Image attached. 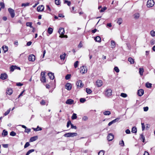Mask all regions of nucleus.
I'll return each instance as SVG.
<instances>
[{
  "label": "nucleus",
  "mask_w": 155,
  "mask_h": 155,
  "mask_svg": "<svg viewBox=\"0 0 155 155\" xmlns=\"http://www.w3.org/2000/svg\"><path fill=\"white\" fill-rule=\"evenodd\" d=\"M77 135L76 133H68L65 134L64 136L65 137H73L77 136Z\"/></svg>",
  "instance_id": "obj_2"
},
{
  "label": "nucleus",
  "mask_w": 155,
  "mask_h": 155,
  "mask_svg": "<svg viewBox=\"0 0 155 155\" xmlns=\"http://www.w3.org/2000/svg\"><path fill=\"white\" fill-rule=\"evenodd\" d=\"M32 129L35 131L41 130H42V128L41 127H39V126H38L36 128H33Z\"/></svg>",
  "instance_id": "obj_25"
},
{
  "label": "nucleus",
  "mask_w": 155,
  "mask_h": 155,
  "mask_svg": "<svg viewBox=\"0 0 155 155\" xmlns=\"http://www.w3.org/2000/svg\"><path fill=\"white\" fill-rule=\"evenodd\" d=\"M71 128L72 129H76L77 128L76 127V126H74L72 124H71Z\"/></svg>",
  "instance_id": "obj_62"
},
{
  "label": "nucleus",
  "mask_w": 155,
  "mask_h": 155,
  "mask_svg": "<svg viewBox=\"0 0 155 155\" xmlns=\"http://www.w3.org/2000/svg\"><path fill=\"white\" fill-rule=\"evenodd\" d=\"M85 101L86 99L84 98H81L80 100V101L82 103L84 102Z\"/></svg>",
  "instance_id": "obj_53"
},
{
  "label": "nucleus",
  "mask_w": 155,
  "mask_h": 155,
  "mask_svg": "<svg viewBox=\"0 0 155 155\" xmlns=\"http://www.w3.org/2000/svg\"><path fill=\"white\" fill-rule=\"evenodd\" d=\"M94 39L97 42H100L101 41V38L99 36H97L94 37Z\"/></svg>",
  "instance_id": "obj_21"
},
{
  "label": "nucleus",
  "mask_w": 155,
  "mask_h": 155,
  "mask_svg": "<svg viewBox=\"0 0 155 155\" xmlns=\"http://www.w3.org/2000/svg\"><path fill=\"white\" fill-rule=\"evenodd\" d=\"M44 8V7L43 5H41L38 6L37 8V10L38 12H41L43 10Z\"/></svg>",
  "instance_id": "obj_19"
},
{
  "label": "nucleus",
  "mask_w": 155,
  "mask_h": 155,
  "mask_svg": "<svg viewBox=\"0 0 155 155\" xmlns=\"http://www.w3.org/2000/svg\"><path fill=\"white\" fill-rule=\"evenodd\" d=\"M45 73L44 72H42L41 74L40 80L43 82L45 83L46 82V79L45 76Z\"/></svg>",
  "instance_id": "obj_3"
},
{
  "label": "nucleus",
  "mask_w": 155,
  "mask_h": 155,
  "mask_svg": "<svg viewBox=\"0 0 155 155\" xmlns=\"http://www.w3.org/2000/svg\"><path fill=\"white\" fill-rule=\"evenodd\" d=\"M137 132V129L136 127H133L132 129L131 132L133 133H136Z\"/></svg>",
  "instance_id": "obj_32"
},
{
  "label": "nucleus",
  "mask_w": 155,
  "mask_h": 155,
  "mask_svg": "<svg viewBox=\"0 0 155 155\" xmlns=\"http://www.w3.org/2000/svg\"><path fill=\"white\" fill-rule=\"evenodd\" d=\"M144 94L143 90L142 89H140L138 90L137 91V94L139 96H141L143 95Z\"/></svg>",
  "instance_id": "obj_17"
},
{
  "label": "nucleus",
  "mask_w": 155,
  "mask_h": 155,
  "mask_svg": "<svg viewBox=\"0 0 155 155\" xmlns=\"http://www.w3.org/2000/svg\"><path fill=\"white\" fill-rule=\"evenodd\" d=\"M119 144L121 146L123 147L124 146V143L123 140H122L121 141H120Z\"/></svg>",
  "instance_id": "obj_51"
},
{
  "label": "nucleus",
  "mask_w": 155,
  "mask_h": 155,
  "mask_svg": "<svg viewBox=\"0 0 155 155\" xmlns=\"http://www.w3.org/2000/svg\"><path fill=\"white\" fill-rule=\"evenodd\" d=\"M128 61L131 64H134V59L130 57L128 58Z\"/></svg>",
  "instance_id": "obj_29"
},
{
  "label": "nucleus",
  "mask_w": 155,
  "mask_h": 155,
  "mask_svg": "<svg viewBox=\"0 0 155 155\" xmlns=\"http://www.w3.org/2000/svg\"><path fill=\"white\" fill-rule=\"evenodd\" d=\"M142 128V130H143L145 128V125L143 123H141Z\"/></svg>",
  "instance_id": "obj_61"
},
{
  "label": "nucleus",
  "mask_w": 155,
  "mask_h": 155,
  "mask_svg": "<svg viewBox=\"0 0 155 155\" xmlns=\"http://www.w3.org/2000/svg\"><path fill=\"white\" fill-rule=\"evenodd\" d=\"M150 34L151 36L154 37L155 36V31H152L150 32Z\"/></svg>",
  "instance_id": "obj_47"
},
{
  "label": "nucleus",
  "mask_w": 155,
  "mask_h": 155,
  "mask_svg": "<svg viewBox=\"0 0 155 155\" xmlns=\"http://www.w3.org/2000/svg\"><path fill=\"white\" fill-rule=\"evenodd\" d=\"M32 23L31 22H27L26 23V25L27 26H29L30 28H33V29H34V28L33 27L32 25Z\"/></svg>",
  "instance_id": "obj_28"
},
{
  "label": "nucleus",
  "mask_w": 155,
  "mask_h": 155,
  "mask_svg": "<svg viewBox=\"0 0 155 155\" xmlns=\"http://www.w3.org/2000/svg\"><path fill=\"white\" fill-rule=\"evenodd\" d=\"M35 151L34 149H31L28 150L26 153V155H29L30 153Z\"/></svg>",
  "instance_id": "obj_35"
},
{
  "label": "nucleus",
  "mask_w": 155,
  "mask_h": 155,
  "mask_svg": "<svg viewBox=\"0 0 155 155\" xmlns=\"http://www.w3.org/2000/svg\"><path fill=\"white\" fill-rule=\"evenodd\" d=\"M66 55V54L65 53H64L63 54H61L60 57L61 59V60H64Z\"/></svg>",
  "instance_id": "obj_22"
},
{
  "label": "nucleus",
  "mask_w": 155,
  "mask_h": 155,
  "mask_svg": "<svg viewBox=\"0 0 155 155\" xmlns=\"http://www.w3.org/2000/svg\"><path fill=\"white\" fill-rule=\"evenodd\" d=\"M114 138V136L113 134L111 133L109 134L107 137V139L109 141H110L112 140Z\"/></svg>",
  "instance_id": "obj_11"
},
{
  "label": "nucleus",
  "mask_w": 155,
  "mask_h": 155,
  "mask_svg": "<svg viewBox=\"0 0 155 155\" xmlns=\"http://www.w3.org/2000/svg\"><path fill=\"white\" fill-rule=\"evenodd\" d=\"M65 103L67 104L71 105L74 104V101L72 99H68L66 101Z\"/></svg>",
  "instance_id": "obj_14"
},
{
  "label": "nucleus",
  "mask_w": 155,
  "mask_h": 155,
  "mask_svg": "<svg viewBox=\"0 0 155 155\" xmlns=\"http://www.w3.org/2000/svg\"><path fill=\"white\" fill-rule=\"evenodd\" d=\"M114 70L117 73H118L119 72V69L117 67H115L114 68Z\"/></svg>",
  "instance_id": "obj_55"
},
{
  "label": "nucleus",
  "mask_w": 155,
  "mask_h": 155,
  "mask_svg": "<svg viewBox=\"0 0 155 155\" xmlns=\"http://www.w3.org/2000/svg\"><path fill=\"white\" fill-rule=\"evenodd\" d=\"M76 85L78 88L82 87L84 86V84L81 80L78 81L76 83Z\"/></svg>",
  "instance_id": "obj_5"
},
{
  "label": "nucleus",
  "mask_w": 155,
  "mask_h": 155,
  "mask_svg": "<svg viewBox=\"0 0 155 155\" xmlns=\"http://www.w3.org/2000/svg\"><path fill=\"white\" fill-rule=\"evenodd\" d=\"M83 46V45L82 42L81 41L79 44V45L78 46V47L79 48H81Z\"/></svg>",
  "instance_id": "obj_60"
},
{
  "label": "nucleus",
  "mask_w": 155,
  "mask_h": 155,
  "mask_svg": "<svg viewBox=\"0 0 155 155\" xmlns=\"http://www.w3.org/2000/svg\"><path fill=\"white\" fill-rule=\"evenodd\" d=\"M87 69L86 67L82 66L81 67L80 71V72L82 74H84L85 73L87 72Z\"/></svg>",
  "instance_id": "obj_8"
},
{
  "label": "nucleus",
  "mask_w": 155,
  "mask_h": 155,
  "mask_svg": "<svg viewBox=\"0 0 155 155\" xmlns=\"http://www.w3.org/2000/svg\"><path fill=\"white\" fill-rule=\"evenodd\" d=\"M64 3L67 4L68 6H69L71 5V2L69 1L65 0L64 1Z\"/></svg>",
  "instance_id": "obj_38"
},
{
  "label": "nucleus",
  "mask_w": 155,
  "mask_h": 155,
  "mask_svg": "<svg viewBox=\"0 0 155 155\" xmlns=\"http://www.w3.org/2000/svg\"><path fill=\"white\" fill-rule=\"evenodd\" d=\"M104 151L103 150H101L98 153V155H104Z\"/></svg>",
  "instance_id": "obj_44"
},
{
  "label": "nucleus",
  "mask_w": 155,
  "mask_h": 155,
  "mask_svg": "<svg viewBox=\"0 0 155 155\" xmlns=\"http://www.w3.org/2000/svg\"><path fill=\"white\" fill-rule=\"evenodd\" d=\"M65 86V87L67 89L70 90L71 88L72 85L70 83H67L66 84Z\"/></svg>",
  "instance_id": "obj_15"
},
{
  "label": "nucleus",
  "mask_w": 155,
  "mask_h": 155,
  "mask_svg": "<svg viewBox=\"0 0 155 155\" xmlns=\"http://www.w3.org/2000/svg\"><path fill=\"white\" fill-rule=\"evenodd\" d=\"M79 63V62L78 61H77L75 62L74 64V66L75 68H77L78 65V64Z\"/></svg>",
  "instance_id": "obj_43"
},
{
  "label": "nucleus",
  "mask_w": 155,
  "mask_h": 155,
  "mask_svg": "<svg viewBox=\"0 0 155 155\" xmlns=\"http://www.w3.org/2000/svg\"><path fill=\"white\" fill-rule=\"evenodd\" d=\"M125 132L127 134H130V132L129 129H127L125 130Z\"/></svg>",
  "instance_id": "obj_64"
},
{
  "label": "nucleus",
  "mask_w": 155,
  "mask_h": 155,
  "mask_svg": "<svg viewBox=\"0 0 155 155\" xmlns=\"http://www.w3.org/2000/svg\"><path fill=\"white\" fill-rule=\"evenodd\" d=\"M120 96L123 97H127V95L126 94L124 93H121L120 94Z\"/></svg>",
  "instance_id": "obj_56"
},
{
  "label": "nucleus",
  "mask_w": 155,
  "mask_h": 155,
  "mask_svg": "<svg viewBox=\"0 0 155 155\" xmlns=\"http://www.w3.org/2000/svg\"><path fill=\"white\" fill-rule=\"evenodd\" d=\"M86 91L87 93L88 94H90L92 92V91L90 89L88 88H86Z\"/></svg>",
  "instance_id": "obj_36"
},
{
  "label": "nucleus",
  "mask_w": 155,
  "mask_h": 155,
  "mask_svg": "<svg viewBox=\"0 0 155 155\" xmlns=\"http://www.w3.org/2000/svg\"><path fill=\"white\" fill-rule=\"evenodd\" d=\"M107 9V8L106 7H104L103 8H102L101 10L100 11V12H104L105 10H106Z\"/></svg>",
  "instance_id": "obj_46"
},
{
  "label": "nucleus",
  "mask_w": 155,
  "mask_h": 155,
  "mask_svg": "<svg viewBox=\"0 0 155 155\" xmlns=\"http://www.w3.org/2000/svg\"><path fill=\"white\" fill-rule=\"evenodd\" d=\"M111 45L112 48H114L115 47V46H116L115 43L114 41H113V40L111 41Z\"/></svg>",
  "instance_id": "obj_24"
},
{
  "label": "nucleus",
  "mask_w": 155,
  "mask_h": 155,
  "mask_svg": "<svg viewBox=\"0 0 155 155\" xmlns=\"http://www.w3.org/2000/svg\"><path fill=\"white\" fill-rule=\"evenodd\" d=\"M53 31V29L52 28L49 27L48 29V32L49 34H51Z\"/></svg>",
  "instance_id": "obj_26"
},
{
  "label": "nucleus",
  "mask_w": 155,
  "mask_h": 155,
  "mask_svg": "<svg viewBox=\"0 0 155 155\" xmlns=\"http://www.w3.org/2000/svg\"><path fill=\"white\" fill-rule=\"evenodd\" d=\"M112 91L111 89L108 88L105 91V95L107 97H109L112 95Z\"/></svg>",
  "instance_id": "obj_1"
},
{
  "label": "nucleus",
  "mask_w": 155,
  "mask_h": 155,
  "mask_svg": "<svg viewBox=\"0 0 155 155\" xmlns=\"http://www.w3.org/2000/svg\"><path fill=\"white\" fill-rule=\"evenodd\" d=\"M30 145V143L28 142H26L25 146H24V148H25L28 147Z\"/></svg>",
  "instance_id": "obj_50"
},
{
  "label": "nucleus",
  "mask_w": 155,
  "mask_h": 155,
  "mask_svg": "<svg viewBox=\"0 0 155 155\" xmlns=\"http://www.w3.org/2000/svg\"><path fill=\"white\" fill-rule=\"evenodd\" d=\"M8 134V132L5 131V130H4L2 133V135H4L5 136H6Z\"/></svg>",
  "instance_id": "obj_42"
},
{
  "label": "nucleus",
  "mask_w": 155,
  "mask_h": 155,
  "mask_svg": "<svg viewBox=\"0 0 155 155\" xmlns=\"http://www.w3.org/2000/svg\"><path fill=\"white\" fill-rule=\"evenodd\" d=\"M8 11L11 15V17L13 18L15 16L14 11L12 8H9L8 9Z\"/></svg>",
  "instance_id": "obj_6"
},
{
  "label": "nucleus",
  "mask_w": 155,
  "mask_h": 155,
  "mask_svg": "<svg viewBox=\"0 0 155 155\" xmlns=\"http://www.w3.org/2000/svg\"><path fill=\"white\" fill-rule=\"evenodd\" d=\"M11 108H9L8 110L6 111L4 114V115L5 116H6L8 114H9L10 111L11 110Z\"/></svg>",
  "instance_id": "obj_39"
},
{
  "label": "nucleus",
  "mask_w": 155,
  "mask_h": 155,
  "mask_svg": "<svg viewBox=\"0 0 155 155\" xmlns=\"http://www.w3.org/2000/svg\"><path fill=\"white\" fill-rule=\"evenodd\" d=\"M0 5L1 6V8H4L5 5L3 3L0 2Z\"/></svg>",
  "instance_id": "obj_59"
},
{
  "label": "nucleus",
  "mask_w": 155,
  "mask_h": 155,
  "mask_svg": "<svg viewBox=\"0 0 155 155\" xmlns=\"http://www.w3.org/2000/svg\"><path fill=\"white\" fill-rule=\"evenodd\" d=\"M77 117V114H76L73 113L72 116H71V119L72 120H74L76 119Z\"/></svg>",
  "instance_id": "obj_34"
},
{
  "label": "nucleus",
  "mask_w": 155,
  "mask_h": 155,
  "mask_svg": "<svg viewBox=\"0 0 155 155\" xmlns=\"http://www.w3.org/2000/svg\"><path fill=\"white\" fill-rule=\"evenodd\" d=\"M144 72L143 69V68H140L139 73L140 75L142 76L143 75V73Z\"/></svg>",
  "instance_id": "obj_31"
},
{
  "label": "nucleus",
  "mask_w": 155,
  "mask_h": 155,
  "mask_svg": "<svg viewBox=\"0 0 155 155\" xmlns=\"http://www.w3.org/2000/svg\"><path fill=\"white\" fill-rule=\"evenodd\" d=\"M145 85L146 87L150 88H151V87L152 84L150 83L147 82L146 83Z\"/></svg>",
  "instance_id": "obj_33"
},
{
  "label": "nucleus",
  "mask_w": 155,
  "mask_h": 155,
  "mask_svg": "<svg viewBox=\"0 0 155 155\" xmlns=\"http://www.w3.org/2000/svg\"><path fill=\"white\" fill-rule=\"evenodd\" d=\"M8 75L6 73L2 74L0 75V78L2 80H4L7 78Z\"/></svg>",
  "instance_id": "obj_12"
},
{
  "label": "nucleus",
  "mask_w": 155,
  "mask_h": 155,
  "mask_svg": "<svg viewBox=\"0 0 155 155\" xmlns=\"http://www.w3.org/2000/svg\"><path fill=\"white\" fill-rule=\"evenodd\" d=\"M29 3H22V4H21V6L22 7H26V6H28L29 5Z\"/></svg>",
  "instance_id": "obj_41"
},
{
  "label": "nucleus",
  "mask_w": 155,
  "mask_h": 155,
  "mask_svg": "<svg viewBox=\"0 0 155 155\" xmlns=\"http://www.w3.org/2000/svg\"><path fill=\"white\" fill-rule=\"evenodd\" d=\"M140 139L141 140H142V141L144 142L145 140V137L143 135V134H141L140 135Z\"/></svg>",
  "instance_id": "obj_45"
},
{
  "label": "nucleus",
  "mask_w": 155,
  "mask_h": 155,
  "mask_svg": "<svg viewBox=\"0 0 155 155\" xmlns=\"http://www.w3.org/2000/svg\"><path fill=\"white\" fill-rule=\"evenodd\" d=\"M13 93V90L11 88H7L6 91V95H11Z\"/></svg>",
  "instance_id": "obj_9"
},
{
  "label": "nucleus",
  "mask_w": 155,
  "mask_h": 155,
  "mask_svg": "<svg viewBox=\"0 0 155 155\" xmlns=\"http://www.w3.org/2000/svg\"><path fill=\"white\" fill-rule=\"evenodd\" d=\"M48 75L49 76L51 80H53L54 78V74L51 72L48 73Z\"/></svg>",
  "instance_id": "obj_18"
},
{
  "label": "nucleus",
  "mask_w": 155,
  "mask_h": 155,
  "mask_svg": "<svg viewBox=\"0 0 155 155\" xmlns=\"http://www.w3.org/2000/svg\"><path fill=\"white\" fill-rule=\"evenodd\" d=\"M31 129L30 128H26L25 129V132L28 133L31 131Z\"/></svg>",
  "instance_id": "obj_52"
},
{
  "label": "nucleus",
  "mask_w": 155,
  "mask_h": 155,
  "mask_svg": "<svg viewBox=\"0 0 155 155\" xmlns=\"http://www.w3.org/2000/svg\"><path fill=\"white\" fill-rule=\"evenodd\" d=\"M35 59V56L34 55L31 54L29 56L28 60L29 61L32 62L34 61Z\"/></svg>",
  "instance_id": "obj_10"
},
{
  "label": "nucleus",
  "mask_w": 155,
  "mask_h": 155,
  "mask_svg": "<svg viewBox=\"0 0 155 155\" xmlns=\"http://www.w3.org/2000/svg\"><path fill=\"white\" fill-rule=\"evenodd\" d=\"M154 4V2L153 0H148L147 2V6L148 7H151Z\"/></svg>",
  "instance_id": "obj_4"
},
{
  "label": "nucleus",
  "mask_w": 155,
  "mask_h": 155,
  "mask_svg": "<svg viewBox=\"0 0 155 155\" xmlns=\"http://www.w3.org/2000/svg\"><path fill=\"white\" fill-rule=\"evenodd\" d=\"M97 85L98 87H100L102 85L103 82L101 80H98L96 81Z\"/></svg>",
  "instance_id": "obj_16"
},
{
  "label": "nucleus",
  "mask_w": 155,
  "mask_h": 155,
  "mask_svg": "<svg viewBox=\"0 0 155 155\" xmlns=\"http://www.w3.org/2000/svg\"><path fill=\"white\" fill-rule=\"evenodd\" d=\"M71 76V74H68L66 76L65 78L66 80H68L70 78Z\"/></svg>",
  "instance_id": "obj_49"
},
{
  "label": "nucleus",
  "mask_w": 155,
  "mask_h": 155,
  "mask_svg": "<svg viewBox=\"0 0 155 155\" xmlns=\"http://www.w3.org/2000/svg\"><path fill=\"white\" fill-rule=\"evenodd\" d=\"M40 104L41 105H44L46 104V102L45 101L42 100L40 102Z\"/></svg>",
  "instance_id": "obj_57"
},
{
  "label": "nucleus",
  "mask_w": 155,
  "mask_h": 155,
  "mask_svg": "<svg viewBox=\"0 0 155 155\" xmlns=\"http://www.w3.org/2000/svg\"><path fill=\"white\" fill-rule=\"evenodd\" d=\"M88 119V117L86 116H84L82 118V120L84 121L87 120Z\"/></svg>",
  "instance_id": "obj_54"
},
{
  "label": "nucleus",
  "mask_w": 155,
  "mask_h": 155,
  "mask_svg": "<svg viewBox=\"0 0 155 155\" xmlns=\"http://www.w3.org/2000/svg\"><path fill=\"white\" fill-rule=\"evenodd\" d=\"M2 48L5 53L8 51V47L6 46H3L2 47Z\"/></svg>",
  "instance_id": "obj_27"
},
{
  "label": "nucleus",
  "mask_w": 155,
  "mask_h": 155,
  "mask_svg": "<svg viewBox=\"0 0 155 155\" xmlns=\"http://www.w3.org/2000/svg\"><path fill=\"white\" fill-rule=\"evenodd\" d=\"M120 119V118H117L114 120H112V121L110 122L108 124V125L109 126H110L112 124H114L116 122L118 121Z\"/></svg>",
  "instance_id": "obj_13"
},
{
  "label": "nucleus",
  "mask_w": 155,
  "mask_h": 155,
  "mask_svg": "<svg viewBox=\"0 0 155 155\" xmlns=\"http://www.w3.org/2000/svg\"><path fill=\"white\" fill-rule=\"evenodd\" d=\"M16 133L13 131L11 132L10 133V135L12 136H14L16 135Z\"/></svg>",
  "instance_id": "obj_48"
},
{
  "label": "nucleus",
  "mask_w": 155,
  "mask_h": 155,
  "mask_svg": "<svg viewBox=\"0 0 155 155\" xmlns=\"http://www.w3.org/2000/svg\"><path fill=\"white\" fill-rule=\"evenodd\" d=\"M17 67L16 66H12L10 68V71L12 72L15 69H17Z\"/></svg>",
  "instance_id": "obj_23"
},
{
  "label": "nucleus",
  "mask_w": 155,
  "mask_h": 155,
  "mask_svg": "<svg viewBox=\"0 0 155 155\" xmlns=\"http://www.w3.org/2000/svg\"><path fill=\"white\" fill-rule=\"evenodd\" d=\"M58 32L59 34L61 35L60 36V37L61 38H63L64 37L62 36V35H64V29L63 28H59L58 30Z\"/></svg>",
  "instance_id": "obj_7"
},
{
  "label": "nucleus",
  "mask_w": 155,
  "mask_h": 155,
  "mask_svg": "<svg viewBox=\"0 0 155 155\" xmlns=\"http://www.w3.org/2000/svg\"><path fill=\"white\" fill-rule=\"evenodd\" d=\"M38 136H35L31 137L30 139V142H32L35 141L38 139Z\"/></svg>",
  "instance_id": "obj_20"
},
{
  "label": "nucleus",
  "mask_w": 155,
  "mask_h": 155,
  "mask_svg": "<svg viewBox=\"0 0 155 155\" xmlns=\"http://www.w3.org/2000/svg\"><path fill=\"white\" fill-rule=\"evenodd\" d=\"M105 115H109L111 114V112L110 111H106L103 113Z\"/></svg>",
  "instance_id": "obj_30"
},
{
  "label": "nucleus",
  "mask_w": 155,
  "mask_h": 155,
  "mask_svg": "<svg viewBox=\"0 0 155 155\" xmlns=\"http://www.w3.org/2000/svg\"><path fill=\"white\" fill-rule=\"evenodd\" d=\"M140 17V14L138 13H136L134 15V18L136 19H138Z\"/></svg>",
  "instance_id": "obj_37"
},
{
  "label": "nucleus",
  "mask_w": 155,
  "mask_h": 155,
  "mask_svg": "<svg viewBox=\"0 0 155 155\" xmlns=\"http://www.w3.org/2000/svg\"><path fill=\"white\" fill-rule=\"evenodd\" d=\"M55 4L58 5L60 4V0H55Z\"/></svg>",
  "instance_id": "obj_58"
},
{
  "label": "nucleus",
  "mask_w": 155,
  "mask_h": 155,
  "mask_svg": "<svg viewBox=\"0 0 155 155\" xmlns=\"http://www.w3.org/2000/svg\"><path fill=\"white\" fill-rule=\"evenodd\" d=\"M122 20L121 18H119L118 19L117 21V23L119 25H120L122 23Z\"/></svg>",
  "instance_id": "obj_40"
},
{
  "label": "nucleus",
  "mask_w": 155,
  "mask_h": 155,
  "mask_svg": "<svg viewBox=\"0 0 155 155\" xmlns=\"http://www.w3.org/2000/svg\"><path fill=\"white\" fill-rule=\"evenodd\" d=\"M148 110V107H143V110L145 111H147Z\"/></svg>",
  "instance_id": "obj_63"
}]
</instances>
